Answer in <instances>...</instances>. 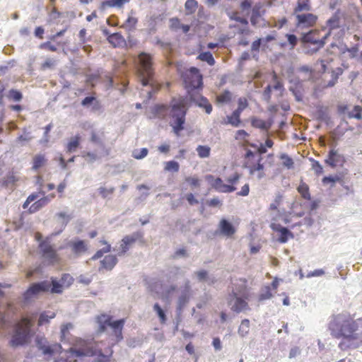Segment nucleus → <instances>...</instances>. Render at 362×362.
Returning a JSON list of instances; mask_svg holds the SVG:
<instances>
[{"instance_id":"obj_1","label":"nucleus","mask_w":362,"mask_h":362,"mask_svg":"<svg viewBox=\"0 0 362 362\" xmlns=\"http://www.w3.org/2000/svg\"><path fill=\"white\" fill-rule=\"evenodd\" d=\"M330 334L341 339V350L358 349L362 346V317L354 319L349 313L333 315L328 324Z\"/></svg>"},{"instance_id":"obj_2","label":"nucleus","mask_w":362,"mask_h":362,"mask_svg":"<svg viewBox=\"0 0 362 362\" xmlns=\"http://www.w3.org/2000/svg\"><path fill=\"white\" fill-rule=\"evenodd\" d=\"M114 344L106 345L104 341H88L76 339L74 346L64 352V355L54 362H78L76 357L93 356L95 362H111Z\"/></svg>"},{"instance_id":"obj_3","label":"nucleus","mask_w":362,"mask_h":362,"mask_svg":"<svg viewBox=\"0 0 362 362\" xmlns=\"http://www.w3.org/2000/svg\"><path fill=\"white\" fill-rule=\"evenodd\" d=\"M187 111L186 98L180 97L173 98L170 103V125L173 132L178 136L180 132L185 129V117Z\"/></svg>"},{"instance_id":"obj_4","label":"nucleus","mask_w":362,"mask_h":362,"mask_svg":"<svg viewBox=\"0 0 362 362\" xmlns=\"http://www.w3.org/2000/svg\"><path fill=\"white\" fill-rule=\"evenodd\" d=\"M33 319L28 317H23L18 322L13 328L9 345L16 348L22 346L30 342L32 337L31 327Z\"/></svg>"},{"instance_id":"obj_5","label":"nucleus","mask_w":362,"mask_h":362,"mask_svg":"<svg viewBox=\"0 0 362 362\" xmlns=\"http://www.w3.org/2000/svg\"><path fill=\"white\" fill-rule=\"evenodd\" d=\"M95 321L98 325V332L99 333L105 332L107 327L113 330V334L115 337V341L118 342L123 339L122 329L125 323L124 319L112 321V317L110 315L102 313L96 316Z\"/></svg>"},{"instance_id":"obj_6","label":"nucleus","mask_w":362,"mask_h":362,"mask_svg":"<svg viewBox=\"0 0 362 362\" xmlns=\"http://www.w3.org/2000/svg\"><path fill=\"white\" fill-rule=\"evenodd\" d=\"M329 35L327 33L322 35L319 30H313L304 34L301 41L306 49V53L312 54L323 47Z\"/></svg>"},{"instance_id":"obj_7","label":"nucleus","mask_w":362,"mask_h":362,"mask_svg":"<svg viewBox=\"0 0 362 362\" xmlns=\"http://www.w3.org/2000/svg\"><path fill=\"white\" fill-rule=\"evenodd\" d=\"M182 78L187 95L202 90L203 76L197 68L191 67L186 70L182 73Z\"/></svg>"},{"instance_id":"obj_8","label":"nucleus","mask_w":362,"mask_h":362,"mask_svg":"<svg viewBox=\"0 0 362 362\" xmlns=\"http://www.w3.org/2000/svg\"><path fill=\"white\" fill-rule=\"evenodd\" d=\"M240 177L241 175L235 172L227 178L226 181L228 184H224L220 177L215 178L212 175H206L205 179L216 191L222 193H230L236 190L234 185L238 182Z\"/></svg>"},{"instance_id":"obj_9","label":"nucleus","mask_w":362,"mask_h":362,"mask_svg":"<svg viewBox=\"0 0 362 362\" xmlns=\"http://www.w3.org/2000/svg\"><path fill=\"white\" fill-rule=\"evenodd\" d=\"M139 59L140 64L139 69V77L142 85L146 86L149 83L153 76L152 58L150 54L143 52L139 54Z\"/></svg>"},{"instance_id":"obj_10","label":"nucleus","mask_w":362,"mask_h":362,"mask_svg":"<svg viewBox=\"0 0 362 362\" xmlns=\"http://www.w3.org/2000/svg\"><path fill=\"white\" fill-rule=\"evenodd\" d=\"M38 247L42 257L48 264L54 265L61 261V257L57 250L51 244L48 238L41 240Z\"/></svg>"},{"instance_id":"obj_11","label":"nucleus","mask_w":362,"mask_h":362,"mask_svg":"<svg viewBox=\"0 0 362 362\" xmlns=\"http://www.w3.org/2000/svg\"><path fill=\"white\" fill-rule=\"evenodd\" d=\"M50 288V283L47 281H43L38 283L32 284L23 293V301L28 303L42 292H47Z\"/></svg>"},{"instance_id":"obj_12","label":"nucleus","mask_w":362,"mask_h":362,"mask_svg":"<svg viewBox=\"0 0 362 362\" xmlns=\"http://www.w3.org/2000/svg\"><path fill=\"white\" fill-rule=\"evenodd\" d=\"M296 20V25L302 28H308L315 25L318 17L317 15L308 12H303L294 14Z\"/></svg>"},{"instance_id":"obj_13","label":"nucleus","mask_w":362,"mask_h":362,"mask_svg":"<svg viewBox=\"0 0 362 362\" xmlns=\"http://www.w3.org/2000/svg\"><path fill=\"white\" fill-rule=\"evenodd\" d=\"M270 228L273 231L279 234L278 241L281 243H286L289 239H293L294 238V235L291 230L286 227L281 226L278 223L277 217L272 218Z\"/></svg>"},{"instance_id":"obj_14","label":"nucleus","mask_w":362,"mask_h":362,"mask_svg":"<svg viewBox=\"0 0 362 362\" xmlns=\"http://www.w3.org/2000/svg\"><path fill=\"white\" fill-rule=\"evenodd\" d=\"M199 91H195L187 95L192 102L196 103L199 107L204 108L207 114H210L213 109L212 105L206 98L199 93Z\"/></svg>"},{"instance_id":"obj_15","label":"nucleus","mask_w":362,"mask_h":362,"mask_svg":"<svg viewBox=\"0 0 362 362\" xmlns=\"http://www.w3.org/2000/svg\"><path fill=\"white\" fill-rule=\"evenodd\" d=\"M67 247L70 248L71 252L75 257H80L86 253L88 250V244L82 240H74L67 243Z\"/></svg>"},{"instance_id":"obj_16","label":"nucleus","mask_w":362,"mask_h":362,"mask_svg":"<svg viewBox=\"0 0 362 362\" xmlns=\"http://www.w3.org/2000/svg\"><path fill=\"white\" fill-rule=\"evenodd\" d=\"M247 281L246 279H239L238 283L235 284V290L230 294V297H236V296H241L245 299L250 297L248 288L247 286Z\"/></svg>"},{"instance_id":"obj_17","label":"nucleus","mask_w":362,"mask_h":362,"mask_svg":"<svg viewBox=\"0 0 362 362\" xmlns=\"http://www.w3.org/2000/svg\"><path fill=\"white\" fill-rule=\"evenodd\" d=\"M325 162L330 167L334 168L338 165H342L345 162V159L337 150L331 149Z\"/></svg>"},{"instance_id":"obj_18","label":"nucleus","mask_w":362,"mask_h":362,"mask_svg":"<svg viewBox=\"0 0 362 362\" xmlns=\"http://www.w3.org/2000/svg\"><path fill=\"white\" fill-rule=\"evenodd\" d=\"M36 344L38 348L42 351V353L46 354H52L54 352H57L62 349V346L59 344H56L52 346L45 345V339L42 337H37L36 339Z\"/></svg>"},{"instance_id":"obj_19","label":"nucleus","mask_w":362,"mask_h":362,"mask_svg":"<svg viewBox=\"0 0 362 362\" xmlns=\"http://www.w3.org/2000/svg\"><path fill=\"white\" fill-rule=\"evenodd\" d=\"M55 197V194L52 193L47 196H44L40 199L34 202L28 209L30 214H33L38 211L42 207L48 204V203Z\"/></svg>"},{"instance_id":"obj_20","label":"nucleus","mask_w":362,"mask_h":362,"mask_svg":"<svg viewBox=\"0 0 362 362\" xmlns=\"http://www.w3.org/2000/svg\"><path fill=\"white\" fill-rule=\"evenodd\" d=\"M168 106L166 105H156L151 108L150 119H165L168 112Z\"/></svg>"},{"instance_id":"obj_21","label":"nucleus","mask_w":362,"mask_h":362,"mask_svg":"<svg viewBox=\"0 0 362 362\" xmlns=\"http://www.w3.org/2000/svg\"><path fill=\"white\" fill-rule=\"evenodd\" d=\"M129 1L130 0H105L100 3L99 9L104 11L108 8H121L124 4L129 3Z\"/></svg>"},{"instance_id":"obj_22","label":"nucleus","mask_w":362,"mask_h":362,"mask_svg":"<svg viewBox=\"0 0 362 362\" xmlns=\"http://www.w3.org/2000/svg\"><path fill=\"white\" fill-rule=\"evenodd\" d=\"M218 228L221 233L227 237H231L236 231L234 226L225 218L220 221Z\"/></svg>"},{"instance_id":"obj_23","label":"nucleus","mask_w":362,"mask_h":362,"mask_svg":"<svg viewBox=\"0 0 362 362\" xmlns=\"http://www.w3.org/2000/svg\"><path fill=\"white\" fill-rule=\"evenodd\" d=\"M138 238L139 234L137 233L133 234L132 235H127L124 237L122 240V243L120 245V253H126L129 250V247L132 244H134Z\"/></svg>"},{"instance_id":"obj_24","label":"nucleus","mask_w":362,"mask_h":362,"mask_svg":"<svg viewBox=\"0 0 362 362\" xmlns=\"http://www.w3.org/2000/svg\"><path fill=\"white\" fill-rule=\"evenodd\" d=\"M230 298H232V297ZM233 298L235 299V302L231 307V310L234 312L240 313L249 308L248 303L246 301L247 299L243 298L241 296H236V297H233Z\"/></svg>"},{"instance_id":"obj_25","label":"nucleus","mask_w":362,"mask_h":362,"mask_svg":"<svg viewBox=\"0 0 362 362\" xmlns=\"http://www.w3.org/2000/svg\"><path fill=\"white\" fill-rule=\"evenodd\" d=\"M117 259L115 255H108L100 261V267L99 270L105 269L111 270L117 264Z\"/></svg>"},{"instance_id":"obj_26","label":"nucleus","mask_w":362,"mask_h":362,"mask_svg":"<svg viewBox=\"0 0 362 362\" xmlns=\"http://www.w3.org/2000/svg\"><path fill=\"white\" fill-rule=\"evenodd\" d=\"M311 8L310 0H297L293 13L294 15L299 13L308 12Z\"/></svg>"},{"instance_id":"obj_27","label":"nucleus","mask_w":362,"mask_h":362,"mask_svg":"<svg viewBox=\"0 0 362 362\" xmlns=\"http://www.w3.org/2000/svg\"><path fill=\"white\" fill-rule=\"evenodd\" d=\"M47 161V159L45 154L38 153L35 155L32 159V169L37 170L42 168L46 165Z\"/></svg>"},{"instance_id":"obj_28","label":"nucleus","mask_w":362,"mask_h":362,"mask_svg":"<svg viewBox=\"0 0 362 362\" xmlns=\"http://www.w3.org/2000/svg\"><path fill=\"white\" fill-rule=\"evenodd\" d=\"M251 124L255 128L265 131H268L272 127V122L263 120L257 117L251 118Z\"/></svg>"},{"instance_id":"obj_29","label":"nucleus","mask_w":362,"mask_h":362,"mask_svg":"<svg viewBox=\"0 0 362 362\" xmlns=\"http://www.w3.org/2000/svg\"><path fill=\"white\" fill-rule=\"evenodd\" d=\"M107 40L115 47L122 46L125 42L123 36L119 33H115L109 35Z\"/></svg>"},{"instance_id":"obj_30","label":"nucleus","mask_w":362,"mask_h":362,"mask_svg":"<svg viewBox=\"0 0 362 362\" xmlns=\"http://www.w3.org/2000/svg\"><path fill=\"white\" fill-rule=\"evenodd\" d=\"M81 141V136L76 134L71 137L66 144V149L68 153L74 152L79 146Z\"/></svg>"},{"instance_id":"obj_31","label":"nucleus","mask_w":362,"mask_h":362,"mask_svg":"<svg viewBox=\"0 0 362 362\" xmlns=\"http://www.w3.org/2000/svg\"><path fill=\"white\" fill-rule=\"evenodd\" d=\"M56 316V313L52 311H45L42 312L39 317L37 325L42 326L44 325L48 324L50 320L54 318Z\"/></svg>"},{"instance_id":"obj_32","label":"nucleus","mask_w":362,"mask_h":362,"mask_svg":"<svg viewBox=\"0 0 362 362\" xmlns=\"http://www.w3.org/2000/svg\"><path fill=\"white\" fill-rule=\"evenodd\" d=\"M297 191L303 199L308 201L311 200L309 186L303 181L300 182L298 187H297Z\"/></svg>"},{"instance_id":"obj_33","label":"nucleus","mask_w":362,"mask_h":362,"mask_svg":"<svg viewBox=\"0 0 362 362\" xmlns=\"http://www.w3.org/2000/svg\"><path fill=\"white\" fill-rule=\"evenodd\" d=\"M234 111L232 112L230 115H228L226 118L222 122L223 124H230L233 127H238L240 123V116L238 114H235Z\"/></svg>"},{"instance_id":"obj_34","label":"nucleus","mask_w":362,"mask_h":362,"mask_svg":"<svg viewBox=\"0 0 362 362\" xmlns=\"http://www.w3.org/2000/svg\"><path fill=\"white\" fill-rule=\"evenodd\" d=\"M262 157L260 155L255 154L252 151L248 150L245 156L244 166L247 168V163H251V165H254L256 161H262Z\"/></svg>"},{"instance_id":"obj_35","label":"nucleus","mask_w":362,"mask_h":362,"mask_svg":"<svg viewBox=\"0 0 362 362\" xmlns=\"http://www.w3.org/2000/svg\"><path fill=\"white\" fill-rule=\"evenodd\" d=\"M100 243L105 245L103 248L98 250L95 255L91 257L92 260H96L103 256L105 253H107L111 250V246L105 240H100Z\"/></svg>"},{"instance_id":"obj_36","label":"nucleus","mask_w":362,"mask_h":362,"mask_svg":"<svg viewBox=\"0 0 362 362\" xmlns=\"http://www.w3.org/2000/svg\"><path fill=\"white\" fill-rule=\"evenodd\" d=\"M138 23V19L136 17L132 16H129L127 19L124 21L122 28L128 30L132 31L136 29V24Z\"/></svg>"},{"instance_id":"obj_37","label":"nucleus","mask_w":362,"mask_h":362,"mask_svg":"<svg viewBox=\"0 0 362 362\" xmlns=\"http://www.w3.org/2000/svg\"><path fill=\"white\" fill-rule=\"evenodd\" d=\"M197 58L202 62H206L210 66H214L215 64V59L210 52H202Z\"/></svg>"},{"instance_id":"obj_38","label":"nucleus","mask_w":362,"mask_h":362,"mask_svg":"<svg viewBox=\"0 0 362 362\" xmlns=\"http://www.w3.org/2000/svg\"><path fill=\"white\" fill-rule=\"evenodd\" d=\"M198 2L196 0H187L185 4L186 15H192L197 11Z\"/></svg>"},{"instance_id":"obj_39","label":"nucleus","mask_w":362,"mask_h":362,"mask_svg":"<svg viewBox=\"0 0 362 362\" xmlns=\"http://www.w3.org/2000/svg\"><path fill=\"white\" fill-rule=\"evenodd\" d=\"M250 331V320L247 319L243 320L238 328V334L242 337H245Z\"/></svg>"},{"instance_id":"obj_40","label":"nucleus","mask_w":362,"mask_h":362,"mask_svg":"<svg viewBox=\"0 0 362 362\" xmlns=\"http://www.w3.org/2000/svg\"><path fill=\"white\" fill-rule=\"evenodd\" d=\"M232 99V93L229 90H224L216 96V101L218 103H228Z\"/></svg>"},{"instance_id":"obj_41","label":"nucleus","mask_w":362,"mask_h":362,"mask_svg":"<svg viewBox=\"0 0 362 362\" xmlns=\"http://www.w3.org/2000/svg\"><path fill=\"white\" fill-rule=\"evenodd\" d=\"M327 25L331 30L338 28L340 25V18L337 14L333 15L327 22Z\"/></svg>"},{"instance_id":"obj_42","label":"nucleus","mask_w":362,"mask_h":362,"mask_svg":"<svg viewBox=\"0 0 362 362\" xmlns=\"http://www.w3.org/2000/svg\"><path fill=\"white\" fill-rule=\"evenodd\" d=\"M248 101L246 98H240L238 100V107L234 110L235 114L240 116L242 112L248 107Z\"/></svg>"},{"instance_id":"obj_43","label":"nucleus","mask_w":362,"mask_h":362,"mask_svg":"<svg viewBox=\"0 0 362 362\" xmlns=\"http://www.w3.org/2000/svg\"><path fill=\"white\" fill-rule=\"evenodd\" d=\"M180 169V165L175 160H170L165 163L164 170L167 172H178Z\"/></svg>"},{"instance_id":"obj_44","label":"nucleus","mask_w":362,"mask_h":362,"mask_svg":"<svg viewBox=\"0 0 362 362\" xmlns=\"http://www.w3.org/2000/svg\"><path fill=\"white\" fill-rule=\"evenodd\" d=\"M348 117L361 119L362 117V107L360 105H355L353 110L348 112Z\"/></svg>"},{"instance_id":"obj_45","label":"nucleus","mask_w":362,"mask_h":362,"mask_svg":"<svg viewBox=\"0 0 362 362\" xmlns=\"http://www.w3.org/2000/svg\"><path fill=\"white\" fill-rule=\"evenodd\" d=\"M153 310L157 313L160 320V322L161 324H165L167 320L166 315L164 310L160 308L158 303L154 304Z\"/></svg>"},{"instance_id":"obj_46","label":"nucleus","mask_w":362,"mask_h":362,"mask_svg":"<svg viewBox=\"0 0 362 362\" xmlns=\"http://www.w3.org/2000/svg\"><path fill=\"white\" fill-rule=\"evenodd\" d=\"M280 158L281 160H282V164L284 167H286L288 169H291L293 168L294 162L293 159L291 157H289L287 154L282 153L280 156Z\"/></svg>"},{"instance_id":"obj_47","label":"nucleus","mask_w":362,"mask_h":362,"mask_svg":"<svg viewBox=\"0 0 362 362\" xmlns=\"http://www.w3.org/2000/svg\"><path fill=\"white\" fill-rule=\"evenodd\" d=\"M49 291L52 293H62L63 291V286L57 281L52 279V283H50V288Z\"/></svg>"},{"instance_id":"obj_48","label":"nucleus","mask_w":362,"mask_h":362,"mask_svg":"<svg viewBox=\"0 0 362 362\" xmlns=\"http://www.w3.org/2000/svg\"><path fill=\"white\" fill-rule=\"evenodd\" d=\"M189 299V296L188 293H182L178 298L177 309L179 310H182L183 308L186 305V304L188 303Z\"/></svg>"},{"instance_id":"obj_49","label":"nucleus","mask_w":362,"mask_h":362,"mask_svg":"<svg viewBox=\"0 0 362 362\" xmlns=\"http://www.w3.org/2000/svg\"><path fill=\"white\" fill-rule=\"evenodd\" d=\"M40 194H42V195H45V192H40L38 193H33L31 194H30L26 200L25 201V202L23 203V208L25 209H27L29 206V204L33 202L34 200L37 199Z\"/></svg>"},{"instance_id":"obj_50","label":"nucleus","mask_w":362,"mask_h":362,"mask_svg":"<svg viewBox=\"0 0 362 362\" xmlns=\"http://www.w3.org/2000/svg\"><path fill=\"white\" fill-rule=\"evenodd\" d=\"M210 148L207 146L199 145L197 148V151L200 158H207L210 155Z\"/></svg>"},{"instance_id":"obj_51","label":"nucleus","mask_w":362,"mask_h":362,"mask_svg":"<svg viewBox=\"0 0 362 362\" xmlns=\"http://www.w3.org/2000/svg\"><path fill=\"white\" fill-rule=\"evenodd\" d=\"M247 164H248L247 168L249 169L250 173L251 174H254L256 172H259V171H262L263 170L264 166L261 163V161H256L254 165H250L251 163H247Z\"/></svg>"},{"instance_id":"obj_52","label":"nucleus","mask_w":362,"mask_h":362,"mask_svg":"<svg viewBox=\"0 0 362 362\" xmlns=\"http://www.w3.org/2000/svg\"><path fill=\"white\" fill-rule=\"evenodd\" d=\"M148 153V151L146 148H143L140 151L136 150L133 152L132 156L137 160L142 159L145 158Z\"/></svg>"},{"instance_id":"obj_53","label":"nucleus","mask_w":362,"mask_h":362,"mask_svg":"<svg viewBox=\"0 0 362 362\" xmlns=\"http://www.w3.org/2000/svg\"><path fill=\"white\" fill-rule=\"evenodd\" d=\"M8 98L14 101H20L22 98V93L17 90L11 89L8 92Z\"/></svg>"},{"instance_id":"obj_54","label":"nucleus","mask_w":362,"mask_h":362,"mask_svg":"<svg viewBox=\"0 0 362 362\" xmlns=\"http://www.w3.org/2000/svg\"><path fill=\"white\" fill-rule=\"evenodd\" d=\"M56 60L52 58H47L40 66L42 70H46L47 69H52L54 66Z\"/></svg>"},{"instance_id":"obj_55","label":"nucleus","mask_w":362,"mask_h":362,"mask_svg":"<svg viewBox=\"0 0 362 362\" xmlns=\"http://www.w3.org/2000/svg\"><path fill=\"white\" fill-rule=\"evenodd\" d=\"M103 135V132L98 134L96 132L93 131L91 132L90 141L94 144H102V137Z\"/></svg>"},{"instance_id":"obj_56","label":"nucleus","mask_w":362,"mask_h":362,"mask_svg":"<svg viewBox=\"0 0 362 362\" xmlns=\"http://www.w3.org/2000/svg\"><path fill=\"white\" fill-rule=\"evenodd\" d=\"M39 48L41 49H46L51 52H56L57 48L55 45H52L50 42H45L39 45Z\"/></svg>"},{"instance_id":"obj_57","label":"nucleus","mask_w":362,"mask_h":362,"mask_svg":"<svg viewBox=\"0 0 362 362\" xmlns=\"http://www.w3.org/2000/svg\"><path fill=\"white\" fill-rule=\"evenodd\" d=\"M180 21L177 18H173L170 20V28L173 30H178L181 27Z\"/></svg>"},{"instance_id":"obj_58","label":"nucleus","mask_w":362,"mask_h":362,"mask_svg":"<svg viewBox=\"0 0 362 362\" xmlns=\"http://www.w3.org/2000/svg\"><path fill=\"white\" fill-rule=\"evenodd\" d=\"M282 201V196L281 194H278L275 199L274 202H272L269 207V209L271 211H275L278 209L279 206L280 205L281 202Z\"/></svg>"},{"instance_id":"obj_59","label":"nucleus","mask_w":362,"mask_h":362,"mask_svg":"<svg viewBox=\"0 0 362 362\" xmlns=\"http://www.w3.org/2000/svg\"><path fill=\"white\" fill-rule=\"evenodd\" d=\"M114 187L106 188L101 187L99 188V193L103 198H106L107 196L112 194L114 192Z\"/></svg>"},{"instance_id":"obj_60","label":"nucleus","mask_w":362,"mask_h":362,"mask_svg":"<svg viewBox=\"0 0 362 362\" xmlns=\"http://www.w3.org/2000/svg\"><path fill=\"white\" fill-rule=\"evenodd\" d=\"M72 328L73 325L70 322L62 325L61 327V338L64 339L69 330Z\"/></svg>"},{"instance_id":"obj_61","label":"nucleus","mask_w":362,"mask_h":362,"mask_svg":"<svg viewBox=\"0 0 362 362\" xmlns=\"http://www.w3.org/2000/svg\"><path fill=\"white\" fill-rule=\"evenodd\" d=\"M273 81L274 82V85L272 87V89L276 90H283V83L278 79V76L275 72L273 73Z\"/></svg>"},{"instance_id":"obj_62","label":"nucleus","mask_w":362,"mask_h":362,"mask_svg":"<svg viewBox=\"0 0 362 362\" xmlns=\"http://www.w3.org/2000/svg\"><path fill=\"white\" fill-rule=\"evenodd\" d=\"M312 168L317 175L323 173V168L317 160H313Z\"/></svg>"},{"instance_id":"obj_63","label":"nucleus","mask_w":362,"mask_h":362,"mask_svg":"<svg viewBox=\"0 0 362 362\" xmlns=\"http://www.w3.org/2000/svg\"><path fill=\"white\" fill-rule=\"evenodd\" d=\"M61 281L66 286H69L72 284L74 279L69 274H64L61 278Z\"/></svg>"},{"instance_id":"obj_64","label":"nucleus","mask_w":362,"mask_h":362,"mask_svg":"<svg viewBox=\"0 0 362 362\" xmlns=\"http://www.w3.org/2000/svg\"><path fill=\"white\" fill-rule=\"evenodd\" d=\"M185 181L192 187H199L200 185V180L197 177H187Z\"/></svg>"}]
</instances>
